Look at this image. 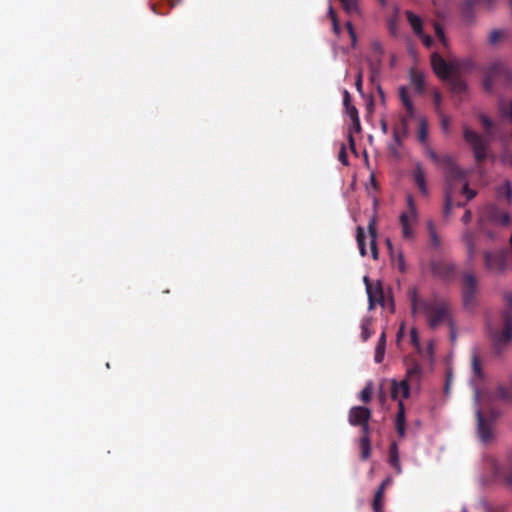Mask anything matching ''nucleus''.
<instances>
[{
    "mask_svg": "<svg viewBox=\"0 0 512 512\" xmlns=\"http://www.w3.org/2000/svg\"><path fill=\"white\" fill-rule=\"evenodd\" d=\"M362 460H367L371 455V440L370 438H360L359 441Z\"/></svg>",
    "mask_w": 512,
    "mask_h": 512,
    "instance_id": "obj_33",
    "label": "nucleus"
},
{
    "mask_svg": "<svg viewBox=\"0 0 512 512\" xmlns=\"http://www.w3.org/2000/svg\"><path fill=\"white\" fill-rule=\"evenodd\" d=\"M472 372L473 378L471 384L473 386L475 399L478 401L480 398V385L484 379V372L482 370L481 361L476 354L472 356Z\"/></svg>",
    "mask_w": 512,
    "mask_h": 512,
    "instance_id": "obj_13",
    "label": "nucleus"
},
{
    "mask_svg": "<svg viewBox=\"0 0 512 512\" xmlns=\"http://www.w3.org/2000/svg\"><path fill=\"white\" fill-rule=\"evenodd\" d=\"M388 25H389V30H390V32H391L393 35H395V34H396V22H395V20L391 19V20L389 21V24H388Z\"/></svg>",
    "mask_w": 512,
    "mask_h": 512,
    "instance_id": "obj_58",
    "label": "nucleus"
},
{
    "mask_svg": "<svg viewBox=\"0 0 512 512\" xmlns=\"http://www.w3.org/2000/svg\"><path fill=\"white\" fill-rule=\"evenodd\" d=\"M411 81H412V84L415 87L416 92L422 93L423 92V87H424L423 76L420 73L412 72V74H411Z\"/></svg>",
    "mask_w": 512,
    "mask_h": 512,
    "instance_id": "obj_37",
    "label": "nucleus"
},
{
    "mask_svg": "<svg viewBox=\"0 0 512 512\" xmlns=\"http://www.w3.org/2000/svg\"><path fill=\"white\" fill-rule=\"evenodd\" d=\"M431 65L437 76L448 82L454 91L462 92L465 90L466 84L462 79V74L473 69L472 60L453 59L446 61L440 54L435 52L431 55Z\"/></svg>",
    "mask_w": 512,
    "mask_h": 512,
    "instance_id": "obj_2",
    "label": "nucleus"
},
{
    "mask_svg": "<svg viewBox=\"0 0 512 512\" xmlns=\"http://www.w3.org/2000/svg\"><path fill=\"white\" fill-rule=\"evenodd\" d=\"M356 87H357L358 92L363 96V91H362V75H361V73H358V76H357V79H356Z\"/></svg>",
    "mask_w": 512,
    "mask_h": 512,
    "instance_id": "obj_55",
    "label": "nucleus"
},
{
    "mask_svg": "<svg viewBox=\"0 0 512 512\" xmlns=\"http://www.w3.org/2000/svg\"><path fill=\"white\" fill-rule=\"evenodd\" d=\"M343 99H344V107H345L346 114L351 121V124L349 126V127H351V132H361L359 113H358V109L352 102L353 98H343Z\"/></svg>",
    "mask_w": 512,
    "mask_h": 512,
    "instance_id": "obj_15",
    "label": "nucleus"
},
{
    "mask_svg": "<svg viewBox=\"0 0 512 512\" xmlns=\"http://www.w3.org/2000/svg\"><path fill=\"white\" fill-rule=\"evenodd\" d=\"M380 125H381V130H382V132H383L384 134H386V133L388 132V123H387V121H386L384 118H382V119L380 120Z\"/></svg>",
    "mask_w": 512,
    "mask_h": 512,
    "instance_id": "obj_57",
    "label": "nucleus"
},
{
    "mask_svg": "<svg viewBox=\"0 0 512 512\" xmlns=\"http://www.w3.org/2000/svg\"><path fill=\"white\" fill-rule=\"evenodd\" d=\"M499 109L503 117L512 121V98H501Z\"/></svg>",
    "mask_w": 512,
    "mask_h": 512,
    "instance_id": "obj_29",
    "label": "nucleus"
},
{
    "mask_svg": "<svg viewBox=\"0 0 512 512\" xmlns=\"http://www.w3.org/2000/svg\"><path fill=\"white\" fill-rule=\"evenodd\" d=\"M422 40H423V43L426 47L430 48L433 44V39L428 36V35H424V33L422 32V36H419Z\"/></svg>",
    "mask_w": 512,
    "mask_h": 512,
    "instance_id": "obj_51",
    "label": "nucleus"
},
{
    "mask_svg": "<svg viewBox=\"0 0 512 512\" xmlns=\"http://www.w3.org/2000/svg\"><path fill=\"white\" fill-rule=\"evenodd\" d=\"M407 21L417 36H422L423 26L421 19L411 11L406 12Z\"/></svg>",
    "mask_w": 512,
    "mask_h": 512,
    "instance_id": "obj_25",
    "label": "nucleus"
},
{
    "mask_svg": "<svg viewBox=\"0 0 512 512\" xmlns=\"http://www.w3.org/2000/svg\"><path fill=\"white\" fill-rule=\"evenodd\" d=\"M428 135V125L424 118H420L419 120V129H418V140L421 143H425L427 141Z\"/></svg>",
    "mask_w": 512,
    "mask_h": 512,
    "instance_id": "obj_36",
    "label": "nucleus"
},
{
    "mask_svg": "<svg viewBox=\"0 0 512 512\" xmlns=\"http://www.w3.org/2000/svg\"><path fill=\"white\" fill-rule=\"evenodd\" d=\"M407 130L408 118L406 116H403L400 119L399 125L393 129V137L398 144H401L402 137H404L407 134Z\"/></svg>",
    "mask_w": 512,
    "mask_h": 512,
    "instance_id": "obj_24",
    "label": "nucleus"
},
{
    "mask_svg": "<svg viewBox=\"0 0 512 512\" xmlns=\"http://www.w3.org/2000/svg\"><path fill=\"white\" fill-rule=\"evenodd\" d=\"M421 376V367L418 364L412 365L408 368L406 373L407 382L419 381Z\"/></svg>",
    "mask_w": 512,
    "mask_h": 512,
    "instance_id": "obj_34",
    "label": "nucleus"
},
{
    "mask_svg": "<svg viewBox=\"0 0 512 512\" xmlns=\"http://www.w3.org/2000/svg\"><path fill=\"white\" fill-rule=\"evenodd\" d=\"M512 81V73L502 62L491 63L484 72L483 87L490 93L496 85H508Z\"/></svg>",
    "mask_w": 512,
    "mask_h": 512,
    "instance_id": "obj_6",
    "label": "nucleus"
},
{
    "mask_svg": "<svg viewBox=\"0 0 512 512\" xmlns=\"http://www.w3.org/2000/svg\"><path fill=\"white\" fill-rule=\"evenodd\" d=\"M503 328L492 335L493 347L497 354H501L506 345L512 339V314L510 311H503L501 314Z\"/></svg>",
    "mask_w": 512,
    "mask_h": 512,
    "instance_id": "obj_7",
    "label": "nucleus"
},
{
    "mask_svg": "<svg viewBox=\"0 0 512 512\" xmlns=\"http://www.w3.org/2000/svg\"><path fill=\"white\" fill-rule=\"evenodd\" d=\"M461 191L466 196L468 201L472 200L476 196V191L470 189L468 183L463 184Z\"/></svg>",
    "mask_w": 512,
    "mask_h": 512,
    "instance_id": "obj_42",
    "label": "nucleus"
},
{
    "mask_svg": "<svg viewBox=\"0 0 512 512\" xmlns=\"http://www.w3.org/2000/svg\"><path fill=\"white\" fill-rule=\"evenodd\" d=\"M432 268H433L434 274H436L446 280L450 279L455 272L454 266L449 263H445V262L433 263Z\"/></svg>",
    "mask_w": 512,
    "mask_h": 512,
    "instance_id": "obj_20",
    "label": "nucleus"
},
{
    "mask_svg": "<svg viewBox=\"0 0 512 512\" xmlns=\"http://www.w3.org/2000/svg\"><path fill=\"white\" fill-rule=\"evenodd\" d=\"M502 161L505 165L512 168V152H505L502 156Z\"/></svg>",
    "mask_w": 512,
    "mask_h": 512,
    "instance_id": "obj_48",
    "label": "nucleus"
},
{
    "mask_svg": "<svg viewBox=\"0 0 512 512\" xmlns=\"http://www.w3.org/2000/svg\"><path fill=\"white\" fill-rule=\"evenodd\" d=\"M373 385L371 382L367 383L366 386L360 393V400L363 403H368L372 398Z\"/></svg>",
    "mask_w": 512,
    "mask_h": 512,
    "instance_id": "obj_38",
    "label": "nucleus"
},
{
    "mask_svg": "<svg viewBox=\"0 0 512 512\" xmlns=\"http://www.w3.org/2000/svg\"><path fill=\"white\" fill-rule=\"evenodd\" d=\"M497 195L499 198H505L508 202L511 200L512 187L509 180L504 181V183L498 186Z\"/></svg>",
    "mask_w": 512,
    "mask_h": 512,
    "instance_id": "obj_30",
    "label": "nucleus"
},
{
    "mask_svg": "<svg viewBox=\"0 0 512 512\" xmlns=\"http://www.w3.org/2000/svg\"><path fill=\"white\" fill-rule=\"evenodd\" d=\"M443 167L445 170V201L443 213L449 216L453 206L454 194L463 187L466 181V172L459 168L451 156H443Z\"/></svg>",
    "mask_w": 512,
    "mask_h": 512,
    "instance_id": "obj_3",
    "label": "nucleus"
},
{
    "mask_svg": "<svg viewBox=\"0 0 512 512\" xmlns=\"http://www.w3.org/2000/svg\"><path fill=\"white\" fill-rule=\"evenodd\" d=\"M365 239H366V236H365L364 229L361 226H358L357 230H356V240H357V244H358L359 252H360L361 256H366V254H367Z\"/></svg>",
    "mask_w": 512,
    "mask_h": 512,
    "instance_id": "obj_31",
    "label": "nucleus"
},
{
    "mask_svg": "<svg viewBox=\"0 0 512 512\" xmlns=\"http://www.w3.org/2000/svg\"><path fill=\"white\" fill-rule=\"evenodd\" d=\"M383 487H379L374 495L372 507L374 512H383L382 499H383Z\"/></svg>",
    "mask_w": 512,
    "mask_h": 512,
    "instance_id": "obj_35",
    "label": "nucleus"
},
{
    "mask_svg": "<svg viewBox=\"0 0 512 512\" xmlns=\"http://www.w3.org/2000/svg\"><path fill=\"white\" fill-rule=\"evenodd\" d=\"M505 37V31L500 29H495L491 31L489 36V42L492 45L497 44L500 40H502Z\"/></svg>",
    "mask_w": 512,
    "mask_h": 512,
    "instance_id": "obj_39",
    "label": "nucleus"
},
{
    "mask_svg": "<svg viewBox=\"0 0 512 512\" xmlns=\"http://www.w3.org/2000/svg\"><path fill=\"white\" fill-rule=\"evenodd\" d=\"M404 333V325L402 324L398 333H397V341H400Z\"/></svg>",
    "mask_w": 512,
    "mask_h": 512,
    "instance_id": "obj_62",
    "label": "nucleus"
},
{
    "mask_svg": "<svg viewBox=\"0 0 512 512\" xmlns=\"http://www.w3.org/2000/svg\"><path fill=\"white\" fill-rule=\"evenodd\" d=\"M462 239L467 247V253H468L469 259H473L477 253V247L475 244L474 233L471 230L466 229L463 232Z\"/></svg>",
    "mask_w": 512,
    "mask_h": 512,
    "instance_id": "obj_21",
    "label": "nucleus"
},
{
    "mask_svg": "<svg viewBox=\"0 0 512 512\" xmlns=\"http://www.w3.org/2000/svg\"><path fill=\"white\" fill-rule=\"evenodd\" d=\"M401 99H402L403 106L407 110L408 116L412 118L414 116V108H413V103L411 101V98H401Z\"/></svg>",
    "mask_w": 512,
    "mask_h": 512,
    "instance_id": "obj_41",
    "label": "nucleus"
},
{
    "mask_svg": "<svg viewBox=\"0 0 512 512\" xmlns=\"http://www.w3.org/2000/svg\"><path fill=\"white\" fill-rule=\"evenodd\" d=\"M347 28H348V32L351 36V39H352V42L355 43L356 41V34H355V31L353 29V26L350 22H347Z\"/></svg>",
    "mask_w": 512,
    "mask_h": 512,
    "instance_id": "obj_56",
    "label": "nucleus"
},
{
    "mask_svg": "<svg viewBox=\"0 0 512 512\" xmlns=\"http://www.w3.org/2000/svg\"><path fill=\"white\" fill-rule=\"evenodd\" d=\"M448 126H449V121H448V119L443 118V119H442V127H443V129H444V130H447V129H448Z\"/></svg>",
    "mask_w": 512,
    "mask_h": 512,
    "instance_id": "obj_64",
    "label": "nucleus"
},
{
    "mask_svg": "<svg viewBox=\"0 0 512 512\" xmlns=\"http://www.w3.org/2000/svg\"><path fill=\"white\" fill-rule=\"evenodd\" d=\"M373 319L371 317H364L361 322V338L367 341L373 334L372 330Z\"/></svg>",
    "mask_w": 512,
    "mask_h": 512,
    "instance_id": "obj_28",
    "label": "nucleus"
},
{
    "mask_svg": "<svg viewBox=\"0 0 512 512\" xmlns=\"http://www.w3.org/2000/svg\"><path fill=\"white\" fill-rule=\"evenodd\" d=\"M472 219V213L470 210H466L464 215L462 216V222L464 224H468Z\"/></svg>",
    "mask_w": 512,
    "mask_h": 512,
    "instance_id": "obj_54",
    "label": "nucleus"
},
{
    "mask_svg": "<svg viewBox=\"0 0 512 512\" xmlns=\"http://www.w3.org/2000/svg\"><path fill=\"white\" fill-rule=\"evenodd\" d=\"M435 33L437 37L443 42V44L446 45L444 31L439 24H435Z\"/></svg>",
    "mask_w": 512,
    "mask_h": 512,
    "instance_id": "obj_47",
    "label": "nucleus"
},
{
    "mask_svg": "<svg viewBox=\"0 0 512 512\" xmlns=\"http://www.w3.org/2000/svg\"><path fill=\"white\" fill-rule=\"evenodd\" d=\"M413 180L424 196L428 195V188L426 184V173L420 163H416L412 172Z\"/></svg>",
    "mask_w": 512,
    "mask_h": 512,
    "instance_id": "obj_18",
    "label": "nucleus"
},
{
    "mask_svg": "<svg viewBox=\"0 0 512 512\" xmlns=\"http://www.w3.org/2000/svg\"><path fill=\"white\" fill-rule=\"evenodd\" d=\"M492 472L495 478L503 481L508 486H512V450L508 453L505 463L501 464L496 461L492 463Z\"/></svg>",
    "mask_w": 512,
    "mask_h": 512,
    "instance_id": "obj_10",
    "label": "nucleus"
},
{
    "mask_svg": "<svg viewBox=\"0 0 512 512\" xmlns=\"http://www.w3.org/2000/svg\"><path fill=\"white\" fill-rule=\"evenodd\" d=\"M410 337H411V341H412L413 345L419 346V336H418V332L415 328H413L411 330Z\"/></svg>",
    "mask_w": 512,
    "mask_h": 512,
    "instance_id": "obj_49",
    "label": "nucleus"
},
{
    "mask_svg": "<svg viewBox=\"0 0 512 512\" xmlns=\"http://www.w3.org/2000/svg\"><path fill=\"white\" fill-rule=\"evenodd\" d=\"M374 98H368L366 103L367 116L371 115L374 111Z\"/></svg>",
    "mask_w": 512,
    "mask_h": 512,
    "instance_id": "obj_50",
    "label": "nucleus"
},
{
    "mask_svg": "<svg viewBox=\"0 0 512 512\" xmlns=\"http://www.w3.org/2000/svg\"><path fill=\"white\" fill-rule=\"evenodd\" d=\"M477 431L482 442H489L492 439L491 424L486 421L480 409L476 411Z\"/></svg>",
    "mask_w": 512,
    "mask_h": 512,
    "instance_id": "obj_16",
    "label": "nucleus"
},
{
    "mask_svg": "<svg viewBox=\"0 0 512 512\" xmlns=\"http://www.w3.org/2000/svg\"><path fill=\"white\" fill-rule=\"evenodd\" d=\"M396 431L400 437H404L406 431V416L403 400L398 401V412L396 415Z\"/></svg>",
    "mask_w": 512,
    "mask_h": 512,
    "instance_id": "obj_19",
    "label": "nucleus"
},
{
    "mask_svg": "<svg viewBox=\"0 0 512 512\" xmlns=\"http://www.w3.org/2000/svg\"><path fill=\"white\" fill-rule=\"evenodd\" d=\"M385 347H386V335L385 332H382L380 338L378 340V344L375 349L374 360L376 363H381L384 359L385 355Z\"/></svg>",
    "mask_w": 512,
    "mask_h": 512,
    "instance_id": "obj_27",
    "label": "nucleus"
},
{
    "mask_svg": "<svg viewBox=\"0 0 512 512\" xmlns=\"http://www.w3.org/2000/svg\"><path fill=\"white\" fill-rule=\"evenodd\" d=\"M379 67H380V60L379 59H377L376 61H371L370 62L371 79H372V81H374L375 76L378 74Z\"/></svg>",
    "mask_w": 512,
    "mask_h": 512,
    "instance_id": "obj_44",
    "label": "nucleus"
},
{
    "mask_svg": "<svg viewBox=\"0 0 512 512\" xmlns=\"http://www.w3.org/2000/svg\"><path fill=\"white\" fill-rule=\"evenodd\" d=\"M370 181H371L372 186L375 189H377L378 188L377 181H376L375 175L373 173L370 175Z\"/></svg>",
    "mask_w": 512,
    "mask_h": 512,
    "instance_id": "obj_61",
    "label": "nucleus"
},
{
    "mask_svg": "<svg viewBox=\"0 0 512 512\" xmlns=\"http://www.w3.org/2000/svg\"><path fill=\"white\" fill-rule=\"evenodd\" d=\"M372 412L365 406H353L348 412V422L352 426H360L369 422Z\"/></svg>",
    "mask_w": 512,
    "mask_h": 512,
    "instance_id": "obj_11",
    "label": "nucleus"
},
{
    "mask_svg": "<svg viewBox=\"0 0 512 512\" xmlns=\"http://www.w3.org/2000/svg\"><path fill=\"white\" fill-rule=\"evenodd\" d=\"M485 266L490 271L500 272L506 267L505 257L501 253H492L486 251L484 253Z\"/></svg>",
    "mask_w": 512,
    "mask_h": 512,
    "instance_id": "obj_14",
    "label": "nucleus"
},
{
    "mask_svg": "<svg viewBox=\"0 0 512 512\" xmlns=\"http://www.w3.org/2000/svg\"><path fill=\"white\" fill-rule=\"evenodd\" d=\"M430 158L435 161L436 163H439L443 166V157H439L434 151H431L429 153Z\"/></svg>",
    "mask_w": 512,
    "mask_h": 512,
    "instance_id": "obj_53",
    "label": "nucleus"
},
{
    "mask_svg": "<svg viewBox=\"0 0 512 512\" xmlns=\"http://www.w3.org/2000/svg\"><path fill=\"white\" fill-rule=\"evenodd\" d=\"M361 428V437L360 438H370V426L369 422L362 424L359 426Z\"/></svg>",
    "mask_w": 512,
    "mask_h": 512,
    "instance_id": "obj_46",
    "label": "nucleus"
},
{
    "mask_svg": "<svg viewBox=\"0 0 512 512\" xmlns=\"http://www.w3.org/2000/svg\"><path fill=\"white\" fill-rule=\"evenodd\" d=\"M329 16H330L331 20L337 19L336 13H335L334 9L332 8V6L329 7Z\"/></svg>",
    "mask_w": 512,
    "mask_h": 512,
    "instance_id": "obj_63",
    "label": "nucleus"
},
{
    "mask_svg": "<svg viewBox=\"0 0 512 512\" xmlns=\"http://www.w3.org/2000/svg\"><path fill=\"white\" fill-rule=\"evenodd\" d=\"M389 462H390V465L396 470L397 473H401L399 452H398L397 444L395 442H393L390 445Z\"/></svg>",
    "mask_w": 512,
    "mask_h": 512,
    "instance_id": "obj_26",
    "label": "nucleus"
},
{
    "mask_svg": "<svg viewBox=\"0 0 512 512\" xmlns=\"http://www.w3.org/2000/svg\"><path fill=\"white\" fill-rule=\"evenodd\" d=\"M339 1L347 14L353 15V14L359 13V7H358L359 0H339Z\"/></svg>",
    "mask_w": 512,
    "mask_h": 512,
    "instance_id": "obj_32",
    "label": "nucleus"
},
{
    "mask_svg": "<svg viewBox=\"0 0 512 512\" xmlns=\"http://www.w3.org/2000/svg\"><path fill=\"white\" fill-rule=\"evenodd\" d=\"M407 210L400 215V225L402 228V236L405 239L414 238V227L418 220V212L416 204L411 195L407 196Z\"/></svg>",
    "mask_w": 512,
    "mask_h": 512,
    "instance_id": "obj_8",
    "label": "nucleus"
},
{
    "mask_svg": "<svg viewBox=\"0 0 512 512\" xmlns=\"http://www.w3.org/2000/svg\"><path fill=\"white\" fill-rule=\"evenodd\" d=\"M477 291V279L470 273L466 272L462 276V298L466 308H472L475 305V294Z\"/></svg>",
    "mask_w": 512,
    "mask_h": 512,
    "instance_id": "obj_9",
    "label": "nucleus"
},
{
    "mask_svg": "<svg viewBox=\"0 0 512 512\" xmlns=\"http://www.w3.org/2000/svg\"><path fill=\"white\" fill-rule=\"evenodd\" d=\"M428 228H429L430 238H431L433 245L438 246L440 243V240H439L437 233H436V231L433 227V224L431 222L428 223Z\"/></svg>",
    "mask_w": 512,
    "mask_h": 512,
    "instance_id": "obj_43",
    "label": "nucleus"
},
{
    "mask_svg": "<svg viewBox=\"0 0 512 512\" xmlns=\"http://www.w3.org/2000/svg\"><path fill=\"white\" fill-rule=\"evenodd\" d=\"M479 121L481 122L485 131V136L471 130L469 127L464 126L463 136L465 141L471 146L474 157L477 162H482L487 157V149L489 142L494 136V123L484 114H479Z\"/></svg>",
    "mask_w": 512,
    "mask_h": 512,
    "instance_id": "obj_4",
    "label": "nucleus"
},
{
    "mask_svg": "<svg viewBox=\"0 0 512 512\" xmlns=\"http://www.w3.org/2000/svg\"><path fill=\"white\" fill-rule=\"evenodd\" d=\"M494 0H465V5L468 9H471L475 5L483 4L485 6H491Z\"/></svg>",
    "mask_w": 512,
    "mask_h": 512,
    "instance_id": "obj_40",
    "label": "nucleus"
},
{
    "mask_svg": "<svg viewBox=\"0 0 512 512\" xmlns=\"http://www.w3.org/2000/svg\"><path fill=\"white\" fill-rule=\"evenodd\" d=\"M338 158H339V161L343 165H348V155H347L346 148H345L344 144H342V146H341Z\"/></svg>",
    "mask_w": 512,
    "mask_h": 512,
    "instance_id": "obj_45",
    "label": "nucleus"
},
{
    "mask_svg": "<svg viewBox=\"0 0 512 512\" xmlns=\"http://www.w3.org/2000/svg\"><path fill=\"white\" fill-rule=\"evenodd\" d=\"M480 230L489 238L495 239L497 234L489 230L486 225L491 224L497 227H507L510 224L509 214L496 205H488L480 215Z\"/></svg>",
    "mask_w": 512,
    "mask_h": 512,
    "instance_id": "obj_5",
    "label": "nucleus"
},
{
    "mask_svg": "<svg viewBox=\"0 0 512 512\" xmlns=\"http://www.w3.org/2000/svg\"><path fill=\"white\" fill-rule=\"evenodd\" d=\"M363 281L366 286V292L369 300V309H373L375 304H383V290L380 283L372 284L368 276H364Z\"/></svg>",
    "mask_w": 512,
    "mask_h": 512,
    "instance_id": "obj_12",
    "label": "nucleus"
},
{
    "mask_svg": "<svg viewBox=\"0 0 512 512\" xmlns=\"http://www.w3.org/2000/svg\"><path fill=\"white\" fill-rule=\"evenodd\" d=\"M408 298L411 304V311L415 313H423L426 317L428 326L435 330L442 324H447L450 327L451 340L454 341V321L452 316L451 304L439 297H434L431 300H423L418 297L416 287L408 289Z\"/></svg>",
    "mask_w": 512,
    "mask_h": 512,
    "instance_id": "obj_1",
    "label": "nucleus"
},
{
    "mask_svg": "<svg viewBox=\"0 0 512 512\" xmlns=\"http://www.w3.org/2000/svg\"><path fill=\"white\" fill-rule=\"evenodd\" d=\"M399 270L402 271V272L405 270L404 258L402 256V254L399 255Z\"/></svg>",
    "mask_w": 512,
    "mask_h": 512,
    "instance_id": "obj_60",
    "label": "nucleus"
},
{
    "mask_svg": "<svg viewBox=\"0 0 512 512\" xmlns=\"http://www.w3.org/2000/svg\"><path fill=\"white\" fill-rule=\"evenodd\" d=\"M496 397L512 404V380L508 384H501L496 389Z\"/></svg>",
    "mask_w": 512,
    "mask_h": 512,
    "instance_id": "obj_22",
    "label": "nucleus"
},
{
    "mask_svg": "<svg viewBox=\"0 0 512 512\" xmlns=\"http://www.w3.org/2000/svg\"><path fill=\"white\" fill-rule=\"evenodd\" d=\"M355 132H351V127L348 128V141H349V145L351 147L352 150H355V140H354V137H353V134Z\"/></svg>",
    "mask_w": 512,
    "mask_h": 512,
    "instance_id": "obj_52",
    "label": "nucleus"
},
{
    "mask_svg": "<svg viewBox=\"0 0 512 512\" xmlns=\"http://www.w3.org/2000/svg\"><path fill=\"white\" fill-rule=\"evenodd\" d=\"M391 398L396 400L401 395L403 398H408L410 395V386L406 379L401 381H397L395 379L391 380L390 386Z\"/></svg>",
    "mask_w": 512,
    "mask_h": 512,
    "instance_id": "obj_17",
    "label": "nucleus"
},
{
    "mask_svg": "<svg viewBox=\"0 0 512 512\" xmlns=\"http://www.w3.org/2000/svg\"><path fill=\"white\" fill-rule=\"evenodd\" d=\"M368 232L370 235V249H371L372 257L374 259H377L378 258V248H377V242H376L377 229H376V223H375L374 219H372L368 225Z\"/></svg>",
    "mask_w": 512,
    "mask_h": 512,
    "instance_id": "obj_23",
    "label": "nucleus"
},
{
    "mask_svg": "<svg viewBox=\"0 0 512 512\" xmlns=\"http://www.w3.org/2000/svg\"><path fill=\"white\" fill-rule=\"evenodd\" d=\"M332 23H333V29H334L335 33L338 34L340 32V26H339L338 20L334 19V20H332Z\"/></svg>",
    "mask_w": 512,
    "mask_h": 512,
    "instance_id": "obj_59",
    "label": "nucleus"
}]
</instances>
